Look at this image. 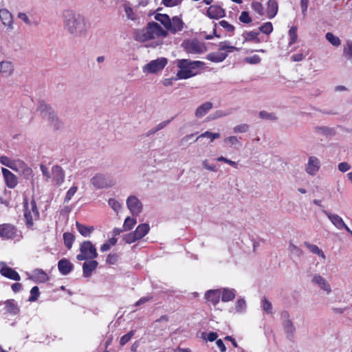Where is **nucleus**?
<instances>
[{
	"label": "nucleus",
	"instance_id": "f257e3e1",
	"mask_svg": "<svg viewBox=\"0 0 352 352\" xmlns=\"http://www.w3.org/2000/svg\"><path fill=\"white\" fill-rule=\"evenodd\" d=\"M63 25L65 30L74 37L85 36L87 28L83 16L72 10L63 12Z\"/></svg>",
	"mask_w": 352,
	"mask_h": 352
},
{
	"label": "nucleus",
	"instance_id": "f03ea898",
	"mask_svg": "<svg viewBox=\"0 0 352 352\" xmlns=\"http://www.w3.org/2000/svg\"><path fill=\"white\" fill-rule=\"evenodd\" d=\"M38 111H40L42 116L47 119L50 125L55 129H59L63 126L62 122L59 120L54 110L45 102H41L39 103Z\"/></svg>",
	"mask_w": 352,
	"mask_h": 352
},
{
	"label": "nucleus",
	"instance_id": "7ed1b4c3",
	"mask_svg": "<svg viewBox=\"0 0 352 352\" xmlns=\"http://www.w3.org/2000/svg\"><path fill=\"white\" fill-rule=\"evenodd\" d=\"M80 254L76 256L78 261L94 259L98 254L95 245L89 241H83L80 245Z\"/></svg>",
	"mask_w": 352,
	"mask_h": 352
},
{
	"label": "nucleus",
	"instance_id": "20e7f679",
	"mask_svg": "<svg viewBox=\"0 0 352 352\" xmlns=\"http://www.w3.org/2000/svg\"><path fill=\"white\" fill-rule=\"evenodd\" d=\"M156 25L159 24L155 22H150L145 29L137 31L135 36V40L140 42H145L157 36V30L155 28Z\"/></svg>",
	"mask_w": 352,
	"mask_h": 352
},
{
	"label": "nucleus",
	"instance_id": "39448f33",
	"mask_svg": "<svg viewBox=\"0 0 352 352\" xmlns=\"http://www.w3.org/2000/svg\"><path fill=\"white\" fill-rule=\"evenodd\" d=\"M182 46L189 54H200L206 51L204 44L195 38L185 40L182 43Z\"/></svg>",
	"mask_w": 352,
	"mask_h": 352
},
{
	"label": "nucleus",
	"instance_id": "423d86ee",
	"mask_svg": "<svg viewBox=\"0 0 352 352\" xmlns=\"http://www.w3.org/2000/svg\"><path fill=\"white\" fill-rule=\"evenodd\" d=\"M91 183L96 188L100 189L113 186L115 181L107 175L99 173L91 179Z\"/></svg>",
	"mask_w": 352,
	"mask_h": 352
},
{
	"label": "nucleus",
	"instance_id": "0eeeda50",
	"mask_svg": "<svg viewBox=\"0 0 352 352\" xmlns=\"http://www.w3.org/2000/svg\"><path fill=\"white\" fill-rule=\"evenodd\" d=\"M167 64V59L165 58H160L151 61L149 63L145 65L143 67L144 72H147L151 74L156 73L166 66Z\"/></svg>",
	"mask_w": 352,
	"mask_h": 352
},
{
	"label": "nucleus",
	"instance_id": "6e6552de",
	"mask_svg": "<svg viewBox=\"0 0 352 352\" xmlns=\"http://www.w3.org/2000/svg\"><path fill=\"white\" fill-rule=\"evenodd\" d=\"M126 205L133 216L139 215L142 210V204L135 196H129L126 200Z\"/></svg>",
	"mask_w": 352,
	"mask_h": 352
},
{
	"label": "nucleus",
	"instance_id": "1a4fd4ad",
	"mask_svg": "<svg viewBox=\"0 0 352 352\" xmlns=\"http://www.w3.org/2000/svg\"><path fill=\"white\" fill-rule=\"evenodd\" d=\"M31 206H32V211H30L28 208L27 205H25V213L24 217L26 220V224L28 227H31L33 226V216L32 213L35 217L38 216V211L36 207V202L34 201H32L31 202Z\"/></svg>",
	"mask_w": 352,
	"mask_h": 352
},
{
	"label": "nucleus",
	"instance_id": "9d476101",
	"mask_svg": "<svg viewBox=\"0 0 352 352\" xmlns=\"http://www.w3.org/2000/svg\"><path fill=\"white\" fill-rule=\"evenodd\" d=\"M2 173L6 186L10 188H14L18 184V179L15 175L10 172L8 169L2 168Z\"/></svg>",
	"mask_w": 352,
	"mask_h": 352
},
{
	"label": "nucleus",
	"instance_id": "9b49d317",
	"mask_svg": "<svg viewBox=\"0 0 352 352\" xmlns=\"http://www.w3.org/2000/svg\"><path fill=\"white\" fill-rule=\"evenodd\" d=\"M320 163L319 160L314 156L309 157L306 166V171L309 175H314L319 170Z\"/></svg>",
	"mask_w": 352,
	"mask_h": 352
},
{
	"label": "nucleus",
	"instance_id": "f8f14e48",
	"mask_svg": "<svg viewBox=\"0 0 352 352\" xmlns=\"http://www.w3.org/2000/svg\"><path fill=\"white\" fill-rule=\"evenodd\" d=\"M204 65V63L199 60H190L188 59H182L178 60L177 67L182 68H188L189 69H192L201 67Z\"/></svg>",
	"mask_w": 352,
	"mask_h": 352
},
{
	"label": "nucleus",
	"instance_id": "ddd939ff",
	"mask_svg": "<svg viewBox=\"0 0 352 352\" xmlns=\"http://www.w3.org/2000/svg\"><path fill=\"white\" fill-rule=\"evenodd\" d=\"M183 28L184 22L179 17L175 16L170 19V25H168L166 30L170 31L172 34H175L182 31Z\"/></svg>",
	"mask_w": 352,
	"mask_h": 352
},
{
	"label": "nucleus",
	"instance_id": "4468645a",
	"mask_svg": "<svg viewBox=\"0 0 352 352\" xmlns=\"http://www.w3.org/2000/svg\"><path fill=\"white\" fill-rule=\"evenodd\" d=\"M88 262H85L82 264L83 276L88 278L91 276L92 272L97 268L98 263L97 261L90 259Z\"/></svg>",
	"mask_w": 352,
	"mask_h": 352
},
{
	"label": "nucleus",
	"instance_id": "2eb2a0df",
	"mask_svg": "<svg viewBox=\"0 0 352 352\" xmlns=\"http://www.w3.org/2000/svg\"><path fill=\"white\" fill-rule=\"evenodd\" d=\"M52 178L56 182L57 185L61 184L64 182L65 173L63 168L58 166L55 165L52 168Z\"/></svg>",
	"mask_w": 352,
	"mask_h": 352
},
{
	"label": "nucleus",
	"instance_id": "dca6fc26",
	"mask_svg": "<svg viewBox=\"0 0 352 352\" xmlns=\"http://www.w3.org/2000/svg\"><path fill=\"white\" fill-rule=\"evenodd\" d=\"M312 282L318 285L320 288L326 292L327 294L331 292V289L330 285L328 283L327 280L320 275H315L312 278Z\"/></svg>",
	"mask_w": 352,
	"mask_h": 352
},
{
	"label": "nucleus",
	"instance_id": "f3484780",
	"mask_svg": "<svg viewBox=\"0 0 352 352\" xmlns=\"http://www.w3.org/2000/svg\"><path fill=\"white\" fill-rule=\"evenodd\" d=\"M207 15L210 19H219L225 16V10L219 6H211L207 10Z\"/></svg>",
	"mask_w": 352,
	"mask_h": 352
},
{
	"label": "nucleus",
	"instance_id": "a211bd4d",
	"mask_svg": "<svg viewBox=\"0 0 352 352\" xmlns=\"http://www.w3.org/2000/svg\"><path fill=\"white\" fill-rule=\"evenodd\" d=\"M314 132L318 135H322L326 138L331 137L336 135V131L333 128L325 126H315L314 128Z\"/></svg>",
	"mask_w": 352,
	"mask_h": 352
},
{
	"label": "nucleus",
	"instance_id": "6ab92c4d",
	"mask_svg": "<svg viewBox=\"0 0 352 352\" xmlns=\"http://www.w3.org/2000/svg\"><path fill=\"white\" fill-rule=\"evenodd\" d=\"M322 212L327 216L331 223L339 230L343 229L345 223L343 219L338 214H331L329 212L322 210Z\"/></svg>",
	"mask_w": 352,
	"mask_h": 352
},
{
	"label": "nucleus",
	"instance_id": "aec40b11",
	"mask_svg": "<svg viewBox=\"0 0 352 352\" xmlns=\"http://www.w3.org/2000/svg\"><path fill=\"white\" fill-rule=\"evenodd\" d=\"M73 264L67 259H60L58 263V269L63 275H67L73 270Z\"/></svg>",
	"mask_w": 352,
	"mask_h": 352
},
{
	"label": "nucleus",
	"instance_id": "412c9836",
	"mask_svg": "<svg viewBox=\"0 0 352 352\" xmlns=\"http://www.w3.org/2000/svg\"><path fill=\"white\" fill-rule=\"evenodd\" d=\"M0 273L1 274L2 276H3L8 278H10V279H12L14 280H20V276L19 275V274L15 270H14L13 269H12L10 267H8L6 265L3 266V267L1 268Z\"/></svg>",
	"mask_w": 352,
	"mask_h": 352
},
{
	"label": "nucleus",
	"instance_id": "4be33fe9",
	"mask_svg": "<svg viewBox=\"0 0 352 352\" xmlns=\"http://www.w3.org/2000/svg\"><path fill=\"white\" fill-rule=\"evenodd\" d=\"M221 292L219 289H211L206 292L205 297L207 300L211 302L214 305H217L220 300Z\"/></svg>",
	"mask_w": 352,
	"mask_h": 352
},
{
	"label": "nucleus",
	"instance_id": "5701e85b",
	"mask_svg": "<svg viewBox=\"0 0 352 352\" xmlns=\"http://www.w3.org/2000/svg\"><path fill=\"white\" fill-rule=\"evenodd\" d=\"M14 72V66L12 62L3 60L0 62V73L5 76H10Z\"/></svg>",
	"mask_w": 352,
	"mask_h": 352
},
{
	"label": "nucleus",
	"instance_id": "b1692460",
	"mask_svg": "<svg viewBox=\"0 0 352 352\" xmlns=\"http://www.w3.org/2000/svg\"><path fill=\"white\" fill-rule=\"evenodd\" d=\"M0 19L4 25L12 28V16L8 10H0Z\"/></svg>",
	"mask_w": 352,
	"mask_h": 352
},
{
	"label": "nucleus",
	"instance_id": "393cba45",
	"mask_svg": "<svg viewBox=\"0 0 352 352\" xmlns=\"http://www.w3.org/2000/svg\"><path fill=\"white\" fill-rule=\"evenodd\" d=\"M4 304L5 309L7 313L13 315H16L19 313L20 309L14 300H7L6 301L4 302Z\"/></svg>",
	"mask_w": 352,
	"mask_h": 352
},
{
	"label": "nucleus",
	"instance_id": "a878e982",
	"mask_svg": "<svg viewBox=\"0 0 352 352\" xmlns=\"http://www.w3.org/2000/svg\"><path fill=\"white\" fill-rule=\"evenodd\" d=\"M213 107L210 102H206L200 105L195 111V116L201 118L205 116Z\"/></svg>",
	"mask_w": 352,
	"mask_h": 352
},
{
	"label": "nucleus",
	"instance_id": "bb28decb",
	"mask_svg": "<svg viewBox=\"0 0 352 352\" xmlns=\"http://www.w3.org/2000/svg\"><path fill=\"white\" fill-rule=\"evenodd\" d=\"M14 234V228L8 224L0 225V236L4 238H11Z\"/></svg>",
	"mask_w": 352,
	"mask_h": 352
},
{
	"label": "nucleus",
	"instance_id": "cd10ccee",
	"mask_svg": "<svg viewBox=\"0 0 352 352\" xmlns=\"http://www.w3.org/2000/svg\"><path fill=\"white\" fill-rule=\"evenodd\" d=\"M227 56L228 54L226 53L217 52L208 54L207 55V59L211 62L219 63L224 60Z\"/></svg>",
	"mask_w": 352,
	"mask_h": 352
},
{
	"label": "nucleus",
	"instance_id": "c85d7f7f",
	"mask_svg": "<svg viewBox=\"0 0 352 352\" xmlns=\"http://www.w3.org/2000/svg\"><path fill=\"white\" fill-rule=\"evenodd\" d=\"M283 327L285 332L287 334V337L289 339H292L293 338L296 329L294 326V324L292 320H287L286 321H283Z\"/></svg>",
	"mask_w": 352,
	"mask_h": 352
},
{
	"label": "nucleus",
	"instance_id": "c756f323",
	"mask_svg": "<svg viewBox=\"0 0 352 352\" xmlns=\"http://www.w3.org/2000/svg\"><path fill=\"white\" fill-rule=\"evenodd\" d=\"M278 12V3L275 0H269L267 2V14L270 19L274 18Z\"/></svg>",
	"mask_w": 352,
	"mask_h": 352
},
{
	"label": "nucleus",
	"instance_id": "7c9ffc66",
	"mask_svg": "<svg viewBox=\"0 0 352 352\" xmlns=\"http://www.w3.org/2000/svg\"><path fill=\"white\" fill-rule=\"evenodd\" d=\"M150 227L147 223H142L139 225L134 231L138 239H141L146 236L149 232Z\"/></svg>",
	"mask_w": 352,
	"mask_h": 352
},
{
	"label": "nucleus",
	"instance_id": "2f4dec72",
	"mask_svg": "<svg viewBox=\"0 0 352 352\" xmlns=\"http://www.w3.org/2000/svg\"><path fill=\"white\" fill-rule=\"evenodd\" d=\"M168 322V317L166 315L161 316L153 322L154 329H160L163 331L167 327V322Z\"/></svg>",
	"mask_w": 352,
	"mask_h": 352
},
{
	"label": "nucleus",
	"instance_id": "473e14b6",
	"mask_svg": "<svg viewBox=\"0 0 352 352\" xmlns=\"http://www.w3.org/2000/svg\"><path fill=\"white\" fill-rule=\"evenodd\" d=\"M304 245L313 254H316L321 257L322 259H325L326 256L322 250H320L316 245L311 244L307 241L304 242Z\"/></svg>",
	"mask_w": 352,
	"mask_h": 352
},
{
	"label": "nucleus",
	"instance_id": "72a5a7b5",
	"mask_svg": "<svg viewBox=\"0 0 352 352\" xmlns=\"http://www.w3.org/2000/svg\"><path fill=\"white\" fill-rule=\"evenodd\" d=\"M76 226L78 231L84 236H89L94 230L93 226L88 227L78 222L76 223Z\"/></svg>",
	"mask_w": 352,
	"mask_h": 352
},
{
	"label": "nucleus",
	"instance_id": "f704fd0d",
	"mask_svg": "<svg viewBox=\"0 0 352 352\" xmlns=\"http://www.w3.org/2000/svg\"><path fill=\"white\" fill-rule=\"evenodd\" d=\"M180 70H179L177 73V78L180 79H187L190 78L196 74L193 71L189 69L188 68H182L179 67Z\"/></svg>",
	"mask_w": 352,
	"mask_h": 352
},
{
	"label": "nucleus",
	"instance_id": "c9c22d12",
	"mask_svg": "<svg viewBox=\"0 0 352 352\" xmlns=\"http://www.w3.org/2000/svg\"><path fill=\"white\" fill-rule=\"evenodd\" d=\"M155 19L160 21L166 29L168 28V25H170V19L169 16L166 14L157 13L155 16Z\"/></svg>",
	"mask_w": 352,
	"mask_h": 352
},
{
	"label": "nucleus",
	"instance_id": "e433bc0d",
	"mask_svg": "<svg viewBox=\"0 0 352 352\" xmlns=\"http://www.w3.org/2000/svg\"><path fill=\"white\" fill-rule=\"evenodd\" d=\"M343 56L349 60H352V41H346L344 45Z\"/></svg>",
	"mask_w": 352,
	"mask_h": 352
},
{
	"label": "nucleus",
	"instance_id": "4c0bfd02",
	"mask_svg": "<svg viewBox=\"0 0 352 352\" xmlns=\"http://www.w3.org/2000/svg\"><path fill=\"white\" fill-rule=\"evenodd\" d=\"M258 34H259V32H254V31L246 32L243 34V36H244V41H254L256 43H258L261 42L260 38H258Z\"/></svg>",
	"mask_w": 352,
	"mask_h": 352
},
{
	"label": "nucleus",
	"instance_id": "58836bf2",
	"mask_svg": "<svg viewBox=\"0 0 352 352\" xmlns=\"http://www.w3.org/2000/svg\"><path fill=\"white\" fill-rule=\"evenodd\" d=\"M21 165L22 166H21L18 172L21 174L25 179H29L32 175V168L29 167L24 162Z\"/></svg>",
	"mask_w": 352,
	"mask_h": 352
},
{
	"label": "nucleus",
	"instance_id": "ea45409f",
	"mask_svg": "<svg viewBox=\"0 0 352 352\" xmlns=\"http://www.w3.org/2000/svg\"><path fill=\"white\" fill-rule=\"evenodd\" d=\"M33 273L35 278L40 282L44 283L48 280L47 274L41 269H36Z\"/></svg>",
	"mask_w": 352,
	"mask_h": 352
},
{
	"label": "nucleus",
	"instance_id": "a19ab883",
	"mask_svg": "<svg viewBox=\"0 0 352 352\" xmlns=\"http://www.w3.org/2000/svg\"><path fill=\"white\" fill-rule=\"evenodd\" d=\"M326 39L333 46L338 47L340 45L341 41L339 37L335 36L331 32H327L325 35Z\"/></svg>",
	"mask_w": 352,
	"mask_h": 352
},
{
	"label": "nucleus",
	"instance_id": "79ce46f5",
	"mask_svg": "<svg viewBox=\"0 0 352 352\" xmlns=\"http://www.w3.org/2000/svg\"><path fill=\"white\" fill-rule=\"evenodd\" d=\"M235 297L234 290L229 289H224L222 294L221 300L223 302L232 300Z\"/></svg>",
	"mask_w": 352,
	"mask_h": 352
},
{
	"label": "nucleus",
	"instance_id": "37998d69",
	"mask_svg": "<svg viewBox=\"0 0 352 352\" xmlns=\"http://www.w3.org/2000/svg\"><path fill=\"white\" fill-rule=\"evenodd\" d=\"M63 239L65 246L70 249L74 241V236L70 232H65L63 234Z\"/></svg>",
	"mask_w": 352,
	"mask_h": 352
},
{
	"label": "nucleus",
	"instance_id": "c03bdc74",
	"mask_svg": "<svg viewBox=\"0 0 352 352\" xmlns=\"http://www.w3.org/2000/svg\"><path fill=\"white\" fill-rule=\"evenodd\" d=\"M136 223V220L132 217H128L125 219L123 228L125 230L132 229L133 226Z\"/></svg>",
	"mask_w": 352,
	"mask_h": 352
},
{
	"label": "nucleus",
	"instance_id": "a18cd8bd",
	"mask_svg": "<svg viewBox=\"0 0 352 352\" xmlns=\"http://www.w3.org/2000/svg\"><path fill=\"white\" fill-rule=\"evenodd\" d=\"M289 35L290 36V41L289 43V45H292L294 43H296L297 40V28L296 26H293L291 28V29L289 30Z\"/></svg>",
	"mask_w": 352,
	"mask_h": 352
},
{
	"label": "nucleus",
	"instance_id": "49530a36",
	"mask_svg": "<svg viewBox=\"0 0 352 352\" xmlns=\"http://www.w3.org/2000/svg\"><path fill=\"white\" fill-rule=\"evenodd\" d=\"M262 308L263 309L267 314H271L272 310V303L265 298L264 297L262 300Z\"/></svg>",
	"mask_w": 352,
	"mask_h": 352
},
{
	"label": "nucleus",
	"instance_id": "de8ad7c7",
	"mask_svg": "<svg viewBox=\"0 0 352 352\" xmlns=\"http://www.w3.org/2000/svg\"><path fill=\"white\" fill-rule=\"evenodd\" d=\"M123 240L126 243H129L130 244V243H133L135 241L139 240V239H138V237L135 235V232H130V233L124 234L123 236Z\"/></svg>",
	"mask_w": 352,
	"mask_h": 352
},
{
	"label": "nucleus",
	"instance_id": "09e8293b",
	"mask_svg": "<svg viewBox=\"0 0 352 352\" xmlns=\"http://www.w3.org/2000/svg\"><path fill=\"white\" fill-rule=\"evenodd\" d=\"M134 333H135V331L131 330L126 334L122 336L120 338V344L121 346L125 345L131 339V338L134 336Z\"/></svg>",
	"mask_w": 352,
	"mask_h": 352
},
{
	"label": "nucleus",
	"instance_id": "8fccbe9b",
	"mask_svg": "<svg viewBox=\"0 0 352 352\" xmlns=\"http://www.w3.org/2000/svg\"><path fill=\"white\" fill-rule=\"evenodd\" d=\"M259 117L265 120H276L277 117L273 113H268L265 111H261L259 113Z\"/></svg>",
	"mask_w": 352,
	"mask_h": 352
},
{
	"label": "nucleus",
	"instance_id": "3c124183",
	"mask_svg": "<svg viewBox=\"0 0 352 352\" xmlns=\"http://www.w3.org/2000/svg\"><path fill=\"white\" fill-rule=\"evenodd\" d=\"M246 308V302L243 298L239 299L236 302V311L239 313L243 312Z\"/></svg>",
	"mask_w": 352,
	"mask_h": 352
},
{
	"label": "nucleus",
	"instance_id": "603ef678",
	"mask_svg": "<svg viewBox=\"0 0 352 352\" xmlns=\"http://www.w3.org/2000/svg\"><path fill=\"white\" fill-rule=\"evenodd\" d=\"M31 296H30L28 300L30 302L36 301L40 294L38 287L37 286H34L32 288L30 291Z\"/></svg>",
	"mask_w": 352,
	"mask_h": 352
},
{
	"label": "nucleus",
	"instance_id": "864d4df0",
	"mask_svg": "<svg viewBox=\"0 0 352 352\" xmlns=\"http://www.w3.org/2000/svg\"><path fill=\"white\" fill-rule=\"evenodd\" d=\"M261 32L269 34L273 30V26L271 22H267L259 28Z\"/></svg>",
	"mask_w": 352,
	"mask_h": 352
},
{
	"label": "nucleus",
	"instance_id": "5fc2aeb1",
	"mask_svg": "<svg viewBox=\"0 0 352 352\" xmlns=\"http://www.w3.org/2000/svg\"><path fill=\"white\" fill-rule=\"evenodd\" d=\"M252 8L255 12H256L260 15L263 14V7L260 2L253 1L252 3Z\"/></svg>",
	"mask_w": 352,
	"mask_h": 352
},
{
	"label": "nucleus",
	"instance_id": "6e6d98bb",
	"mask_svg": "<svg viewBox=\"0 0 352 352\" xmlns=\"http://www.w3.org/2000/svg\"><path fill=\"white\" fill-rule=\"evenodd\" d=\"M239 20L243 23H250L252 22V18L250 16L249 13L246 11H243L239 16Z\"/></svg>",
	"mask_w": 352,
	"mask_h": 352
},
{
	"label": "nucleus",
	"instance_id": "4d7b16f0",
	"mask_svg": "<svg viewBox=\"0 0 352 352\" xmlns=\"http://www.w3.org/2000/svg\"><path fill=\"white\" fill-rule=\"evenodd\" d=\"M109 205L116 212H118L120 208H121L120 204L115 199H109Z\"/></svg>",
	"mask_w": 352,
	"mask_h": 352
},
{
	"label": "nucleus",
	"instance_id": "13d9d810",
	"mask_svg": "<svg viewBox=\"0 0 352 352\" xmlns=\"http://www.w3.org/2000/svg\"><path fill=\"white\" fill-rule=\"evenodd\" d=\"M219 25L223 28H224L227 32H233L234 30V27L230 24L228 21H221L219 22Z\"/></svg>",
	"mask_w": 352,
	"mask_h": 352
},
{
	"label": "nucleus",
	"instance_id": "bf43d9fd",
	"mask_svg": "<svg viewBox=\"0 0 352 352\" xmlns=\"http://www.w3.org/2000/svg\"><path fill=\"white\" fill-rule=\"evenodd\" d=\"M249 129V126L247 124H242L236 126L234 128V133H245L247 132Z\"/></svg>",
	"mask_w": 352,
	"mask_h": 352
},
{
	"label": "nucleus",
	"instance_id": "052dcab7",
	"mask_svg": "<svg viewBox=\"0 0 352 352\" xmlns=\"http://www.w3.org/2000/svg\"><path fill=\"white\" fill-rule=\"evenodd\" d=\"M245 61L250 64H258L261 62V58L258 55L245 58Z\"/></svg>",
	"mask_w": 352,
	"mask_h": 352
},
{
	"label": "nucleus",
	"instance_id": "680f3d73",
	"mask_svg": "<svg viewBox=\"0 0 352 352\" xmlns=\"http://www.w3.org/2000/svg\"><path fill=\"white\" fill-rule=\"evenodd\" d=\"M77 190L76 186H72L67 192L65 197V201H69L72 196L76 193Z\"/></svg>",
	"mask_w": 352,
	"mask_h": 352
},
{
	"label": "nucleus",
	"instance_id": "e2e57ef3",
	"mask_svg": "<svg viewBox=\"0 0 352 352\" xmlns=\"http://www.w3.org/2000/svg\"><path fill=\"white\" fill-rule=\"evenodd\" d=\"M12 162L13 160L7 156H1L0 157V162L7 167L10 168V166H12Z\"/></svg>",
	"mask_w": 352,
	"mask_h": 352
},
{
	"label": "nucleus",
	"instance_id": "0e129e2a",
	"mask_svg": "<svg viewBox=\"0 0 352 352\" xmlns=\"http://www.w3.org/2000/svg\"><path fill=\"white\" fill-rule=\"evenodd\" d=\"M226 143H229L230 146L236 145L239 143V139L236 136H230L224 139Z\"/></svg>",
	"mask_w": 352,
	"mask_h": 352
},
{
	"label": "nucleus",
	"instance_id": "69168bd1",
	"mask_svg": "<svg viewBox=\"0 0 352 352\" xmlns=\"http://www.w3.org/2000/svg\"><path fill=\"white\" fill-rule=\"evenodd\" d=\"M23 162L20 160H13V162L12 163V166H10V168L18 172L19 170V168H21V166H22L21 164H23Z\"/></svg>",
	"mask_w": 352,
	"mask_h": 352
},
{
	"label": "nucleus",
	"instance_id": "338daca9",
	"mask_svg": "<svg viewBox=\"0 0 352 352\" xmlns=\"http://www.w3.org/2000/svg\"><path fill=\"white\" fill-rule=\"evenodd\" d=\"M338 168L340 172L344 173L351 168V166L347 162H341L338 164Z\"/></svg>",
	"mask_w": 352,
	"mask_h": 352
},
{
	"label": "nucleus",
	"instance_id": "774afa93",
	"mask_svg": "<svg viewBox=\"0 0 352 352\" xmlns=\"http://www.w3.org/2000/svg\"><path fill=\"white\" fill-rule=\"evenodd\" d=\"M124 11H125L126 14L127 16V18L129 19H131V20H134L135 19L134 12H133V9L131 7L126 6L124 7Z\"/></svg>",
	"mask_w": 352,
	"mask_h": 352
}]
</instances>
